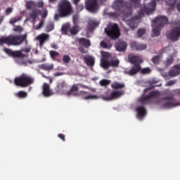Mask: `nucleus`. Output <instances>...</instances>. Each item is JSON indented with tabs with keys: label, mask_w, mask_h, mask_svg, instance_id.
<instances>
[{
	"label": "nucleus",
	"mask_w": 180,
	"mask_h": 180,
	"mask_svg": "<svg viewBox=\"0 0 180 180\" xmlns=\"http://www.w3.org/2000/svg\"><path fill=\"white\" fill-rule=\"evenodd\" d=\"M43 25H44V20H41L40 22L35 26L36 30H39L43 27Z\"/></svg>",
	"instance_id": "47"
},
{
	"label": "nucleus",
	"mask_w": 180,
	"mask_h": 180,
	"mask_svg": "<svg viewBox=\"0 0 180 180\" xmlns=\"http://www.w3.org/2000/svg\"><path fill=\"white\" fill-rule=\"evenodd\" d=\"M174 84H176V80H170L167 83V86H172V85H174Z\"/></svg>",
	"instance_id": "53"
},
{
	"label": "nucleus",
	"mask_w": 180,
	"mask_h": 180,
	"mask_svg": "<svg viewBox=\"0 0 180 180\" xmlns=\"http://www.w3.org/2000/svg\"><path fill=\"white\" fill-rule=\"evenodd\" d=\"M76 42L79 43L80 46H83V47H91V40L86 39L85 38H76Z\"/></svg>",
	"instance_id": "21"
},
{
	"label": "nucleus",
	"mask_w": 180,
	"mask_h": 180,
	"mask_svg": "<svg viewBox=\"0 0 180 180\" xmlns=\"http://www.w3.org/2000/svg\"><path fill=\"white\" fill-rule=\"evenodd\" d=\"M75 6L78 12H82V11H84L85 8L84 4L77 3V4H75Z\"/></svg>",
	"instance_id": "39"
},
{
	"label": "nucleus",
	"mask_w": 180,
	"mask_h": 180,
	"mask_svg": "<svg viewBox=\"0 0 180 180\" xmlns=\"http://www.w3.org/2000/svg\"><path fill=\"white\" fill-rule=\"evenodd\" d=\"M70 29V25L66 24L62 26L61 30L63 33H68V30Z\"/></svg>",
	"instance_id": "45"
},
{
	"label": "nucleus",
	"mask_w": 180,
	"mask_h": 180,
	"mask_svg": "<svg viewBox=\"0 0 180 180\" xmlns=\"http://www.w3.org/2000/svg\"><path fill=\"white\" fill-rule=\"evenodd\" d=\"M176 4V0H172V2L169 4V6H174Z\"/></svg>",
	"instance_id": "61"
},
{
	"label": "nucleus",
	"mask_w": 180,
	"mask_h": 180,
	"mask_svg": "<svg viewBox=\"0 0 180 180\" xmlns=\"http://www.w3.org/2000/svg\"><path fill=\"white\" fill-rule=\"evenodd\" d=\"M52 30H54V22H50L46 25V32L49 33V32H51Z\"/></svg>",
	"instance_id": "36"
},
{
	"label": "nucleus",
	"mask_w": 180,
	"mask_h": 180,
	"mask_svg": "<svg viewBox=\"0 0 180 180\" xmlns=\"http://www.w3.org/2000/svg\"><path fill=\"white\" fill-rule=\"evenodd\" d=\"M176 8H177V11L180 12V4H177Z\"/></svg>",
	"instance_id": "64"
},
{
	"label": "nucleus",
	"mask_w": 180,
	"mask_h": 180,
	"mask_svg": "<svg viewBox=\"0 0 180 180\" xmlns=\"http://www.w3.org/2000/svg\"><path fill=\"white\" fill-rule=\"evenodd\" d=\"M44 6V2L43 1H39L36 4V7L43 8Z\"/></svg>",
	"instance_id": "50"
},
{
	"label": "nucleus",
	"mask_w": 180,
	"mask_h": 180,
	"mask_svg": "<svg viewBox=\"0 0 180 180\" xmlns=\"http://www.w3.org/2000/svg\"><path fill=\"white\" fill-rule=\"evenodd\" d=\"M160 95V91H153L149 93L148 95L145 96L141 100V102L143 105L146 103H151V98H158Z\"/></svg>",
	"instance_id": "13"
},
{
	"label": "nucleus",
	"mask_w": 180,
	"mask_h": 180,
	"mask_svg": "<svg viewBox=\"0 0 180 180\" xmlns=\"http://www.w3.org/2000/svg\"><path fill=\"white\" fill-rule=\"evenodd\" d=\"M78 86H82V88L84 87V85L79 84H73L71 87V89H70V91H66V95H68V96H70V95H75V94L77 93H74V92H78L79 91V88Z\"/></svg>",
	"instance_id": "25"
},
{
	"label": "nucleus",
	"mask_w": 180,
	"mask_h": 180,
	"mask_svg": "<svg viewBox=\"0 0 180 180\" xmlns=\"http://www.w3.org/2000/svg\"><path fill=\"white\" fill-rule=\"evenodd\" d=\"M73 25H78L79 22V15L78 14H75L72 16Z\"/></svg>",
	"instance_id": "42"
},
{
	"label": "nucleus",
	"mask_w": 180,
	"mask_h": 180,
	"mask_svg": "<svg viewBox=\"0 0 180 180\" xmlns=\"http://www.w3.org/2000/svg\"><path fill=\"white\" fill-rule=\"evenodd\" d=\"M23 30V28H22V27L17 25L13 28V31L14 32H22Z\"/></svg>",
	"instance_id": "49"
},
{
	"label": "nucleus",
	"mask_w": 180,
	"mask_h": 180,
	"mask_svg": "<svg viewBox=\"0 0 180 180\" xmlns=\"http://www.w3.org/2000/svg\"><path fill=\"white\" fill-rule=\"evenodd\" d=\"M119 64H120V60H119V59H114L110 61V67H112V68H117Z\"/></svg>",
	"instance_id": "35"
},
{
	"label": "nucleus",
	"mask_w": 180,
	"mask_h": 180,
	"mask_svg": "<svg viewBox=\"0 0 180 180\" xmlns=\"http://www.w3.org/2000/svg\"><path fill=\"white\" fill-rule=\"evenodd\" d=\"M79 51L80 53H82V54H86V53H88V51H86L85 50V49H84L83 47L79 48Z\"/></svg>",
	"instance_id": "55"
},
{
	"label": "nucleus",
	"mask_w": 180,
	"mask_h": 180,
	"mask_svg": "<svg viewBox=\"0 0 180 180\" xmlns=\"http://www.w3.org/2000/svg\"><path fill=\"white\" fill-rule=\"evenodd\" d=\"M58 137L60 139V140L65 141V135H64L63 134H59L58 135Z\"/></svg>",
	"instance_id": "54"
},
{
	"label": "nucleus",
	"mask_w": 180,
	"mask_h": 180,
	"mask_svg": "<svg viewBox=\"0 0 180 180\" xmlns=\"http://www.w3.org/2000/svg\"><path fill=\"white\" fill-rule=\"evenodd\" d=\"M39 68H40V70H44V71H51V70L54 68V65L44 63L39 65Z\"/></svg>",
	"instance_id": "27"
},
{
	"label": "nucleus",
	"mask_w": 180,
	"mask_h": 180,
	"mask_svg": "<svg viewBox=\"0 0 180 180\" xmlns=\"http://www.w3.org/2000/svg\"><path fill=\"white\" fill-rule=\"evenodd\" d=\"M129 1L135 8H140V2H141V0H129Z\"/></svg>",
	"instance_id": "43"
},
{
	"label": "nucleus",
	"mask_w": 180,
	"mask_h": 180,
	"mask_svg": "<svg viewBox=\"0 0 180 180\" xmlns=\"http://www.w3.org/2000/svg\"><path fill=\"white\" fill-rule=\"evenodd\" d=\"M63 61L64 64H68L71 61V57L68 55H64L63 56Z\"/></svg>",
	"instance_id": "41"
},
{
	"label": "nucleus",
	"mask_w": 180,
	"mask_h": 180,
	"mask_svg": "<svg viewBox=\"0 0 180 180\" xmlns=\"http://www.w3.org/2000/svg\"><path fill=\"white\" fill-rule=\"evenodd\" d=\"M85 8L89 12L96 13L99 11V2L98 0H86Z\"/></svg>",
	"instance_id": "10"
},
{
	"label": "nucleus",
	"mask_w": 180,
	"mask_h": 180,
	"mask_svg": "<svg viewBox=\"0 0 180 180\" xmlns=\"http://www.w3.org/2000/svg\"><path fill=\"white\" fill-rule=\"evenodd\" d=\"M173 61L174 59H172V58H168L167 60V65H170V64H172Z\"/></svg>",
	"instance_id": "56"
},
{
	"label": "nucleus",
	"mask_w": 180,
	"mask_h": 180,
	"mask_svg": "<svg viewBox=\"0 0 180 180\" xmlns=\"http://www.w3.org/2000/svg\"><path fill=\"white\" fill-rule=\"evenodd\" d=\"M145 33H146V30L144 29H140L137 32V34L139 37H141V36H143V34H144Z\"/></svg>",
	"instance_id": "48"
},
{
	"label": "nucleus",
	"mask_w": 180,
	"mask_h": 180,
	"mask_svg": "<svg viewBox=\"0 0 180 180\" xmlns=\"http://www.w3.org/2000/svg\"><path fill=\"white\" fill-rule=\"evenodd\" d=\"M74 96H82L84 101H90L94 99H99V97L96 95L89 94V92L85 91H81L79 93L75 94Z\"/></svg>",
	"instance_id": "14"
},
{
	"label": "nucleus",
	"mask_w": 180,
	"mask_h": 180,
	"mask_svg": "<svg viewBox=\"0 0 180 180\" xmlns=\"http://www.w3.org/2000/svg\"><path fill=\"white\" fill-rule=\"evenodd\" d=\"M49 37L50 35H49L48 34L42 33L38 35L36 39L38 40V41H39L40 47H43V46H44V43H46V41L49 40Z\"/></svg>",
	"instance_id": "19"
},
{
	"label": "nucleus",
	"mask_w": 180,
	"mask_h": 180,
	"mask_svg": "<svg viewBox=\"0 0 180 180\" xmlns=\"http://www.w3.org/2000/svg\"><path fill=\"white\" fill-rule=\"evenodd\" d=\"M15 96L19 98L20 99H25V98H27V92L20 91L15 94Z\"/></svg>",
	"instance_id": "32"
},
{
	"label": "nucleus",
	"mask_w": 180,
	"mask_h": 180,
	"mask_svg": "<svg viewBox=\"0 0 180 180\" xmlns=\"http://www.w3.org/2000/svg\"><path fill=\"white\" fill-rule=\"evenodd\" d=\"M139 72L141 73L142 75H147L151 72V69H150V68H141V65H140V64H135L131 66V70L125 72V74L133 77V75H136V74Z\"/></svg>",
	"instance_id": "7"
},
{
	"label": "nucleus",
	"mask_w": 180,
	"mask_h": 180,
	"mask_svg": "<svg viewBox=\"0 0 180 180\" xmlns=\"http://www.w3.org/2000/svg\"><path fill=\"white\" fill-rule=\"evenodd\" d=\"M152 62L153 64H159L160 63V56H154L152 58Z\"/></svg>",
	"instance_id": "46"
},
{
	"label": "nucleus",
	"mask_w": 180,
	"mask_h": 180,
	"mask_svg": "<svg viewBox=\"0 0 180 180\" xmlns=\"http://www.w3.org/2000/svg\"><path fill=\"white\" fill-rule=\"evenodd\" d=\"M79 1L81 0H72V2L74 4V5L79 4Z\"/></svg>",
	"instance_id": "63"
},
{
	"label": "nucleus",
	"mask_w": 180,
	"mask_h": 180,
	"mask_svg": "<svg viewBox=\"0 0 180 180\" xmlns=\"http://www.w3.org/2000/svg\"><path fill=\"white\" fill-rule=\"evenodd\" d=\"M165 103H162V107L165 109H171V108H175L176 105H175V100L172 96H165L162 98Z\"/></svg>",
	"instance_id": "12"
},
{
	"label": "nucleus",
	"mask_w": 180,
	"mask_h": 180,
	"mask_svg": "<svg viewBox=\"0 0 180 180\" xmlns=\"http://www.w3.org/2000/svg\"><path fill=\"white\" fill-rule=\"evenodd\" d=\"M3 51H4L6 54H8V56H11V57H14V58L23 57V53H22V51H12V49H9L8 48H4Z\"/></svg>",
	"instance_id": "17"
},
{
	"label": "nucleus",
	"mask_w": 180,
	"mask_h": 180,
	"mask_svg": "<svg viewBox=\"0 0 180 180\" xmlns=\"http://www.w3.org/2000/svg\"><path fill=\"white\" fill-rule=\"evenodd\" d=\"M130 47L131 50H134L135 51H143V50L147 49V44L132 41L130 44Z\"/></svg>",
	"instance_id": "16"
},
{
	"label": "nucleus",
	"mask_w": 180,
	"mask_h": 180,
	"mask_svg": "<svg viewBox=\"0 0 180 180\" xmlns=\"http://www.w3.org/2000/svg\"><path fill=\"white\" fill-rule=\"evenodd\" d=\"M55 20H58V19H60V18H61V15L60 14V13H58V14H55Z\"/></svg>",
	"instance_id": "58"
},
{
	"label": "nucleus",
	"mask_w": 180,
	"mask_h": 180,
	"mask_svg": "<svg viewBox=\"0 0 180 180\" xmlns=\"http://www.w3.org/2000/svg\"><path fill=\"white\" fill-rule=\"evenodd\" d=\"M101 56L100 65L103 70H109L110 67V62L106 59V57H109V53L101 51Z\"/></svg>",
	"instance_id": "15"
},
{
	"label": "nucleus",
	"mask_w": 180,
	"mask_h": 180,
	"mask_svg": "<svg viewBox=\"0 0 180 180\" xmlns=\"http://www.w3.org/2000/svg\"><path fill=\"white\" fill-rule=\"evenodd\" d=\"M30 16L31 19H32L33 20H36V19H37V10H33L30 13Z\"/></svg>",
	"instance_id": "40"
},
{
	"label": "nucleus",
	"mask_w": 180,
	"mask_h": 180,
	"mask_svg": "<svg viewBox=\"0 0 180 180\" xmlns=\"http://www.w3.org/2000/svg\"><path fill=\"white\" fill-rule=\"evenodd\" d=\"M84 61L89 67H94L95 65V58L91 56H84Z\"/></svg>",
	"instance_id": "26"
},
{
	"label": "nucleus",
	"mask_w": 180,
	"mask_h": 180,
	"mask_svg": "<svg viewBox=\"0 0 180 180\" xmlns=\"http://www.w3.org/2000/svg\"><path fill=\"white\" fill-rule=\"evenodd\" d=\"M136 110L137 112V117L139 119H143V117L147 115V110H146V108L143 105L137 107Z\"/></svg>",
	"instance_id": "23"
},
{
	"label": "nucleus",
	"mask_w": 180,
	"mask_h": 180,
	"mask_svg": "<svg viewBox=\"0 0 180 180\" xmlns=\"http://www.w3.org/2000/svg\"><path fill=\"white\" fill-rule=\"evenodd\" d=\"M125 85L123 83H120L118 82H114L111 84V88L112 89H122L124 88Z\"/></svg>",
	"instance_id": "30"
},
{
	"label": "nucleus",
	"mask_w": 180,
	"mask_h": 180,
	"mask_svg": "<svg viewBox=\"0 0 180 180\" xmlns=\"http://www.w3.org/2000/svg\"><path fill=\"white\" fill-rule=\"evenodd\" d=\"M153 22L154 25H153L152 37H158V36L161 34V29H162L165 25H168V18L159 15L153 20Z\"/></svg>",
	"instance_id": "4"
},
{
	"label": "nucleus",
	"mask_w": 180,
	"mask_h": 180,
	"mask_svg": "<svg viewBox=\"0 0 180 180\" xmlns=\"http://www.w3.org/2000/svg\"><path fill=\"white\" fill-rule=\"evenodd\" d=\"M180 74V65H175L172 69L169 71V77H177Z\"/></svg>",
	"instance_id": "24"
},
{
	"label": "nucleus",
	"mask_w": 180,
	"mask_h": 180,
	"mask_svg": "<svg viewBox=\"0 0 180 180\" xmlns=\"http://www.w3.org/2000/svg\"><path fill=\"white\" fill-rule=\"evenodd\" d=\"M110 80L103 79L100 81V85L101 86H108V85H110Z\"/></svg>",
	"instance_id": "37"
},
{
	"label": "nucleus",
	"mask_w": 180,
	"mask_h": 180,
	"mask_svg": "<svg viewBox=\"0 0 180 180\" xmlns=\"http://www.w3.org/2000/svg\"><path fill=\"white\" fill-rule=\"evenodd\" d=\"M23 41L27 44V34L22 35H9L0 38V46L7 44V46H20Z\"/></svg>",
	"instance_id": "2"
},
{
	"label": "nucleus",
	"mask_w": 180,
	"mask_h": 180,
	"mask_svg": "<svg viewBox=\"0 0 180 180\" xmlns=\"http://www.w3.org/2000/svg\"><path fill=\"white\" fill-rule=\"evenodd\" d=\"M20 20H22V17H14L10 19L9 23L10 25H13L16 23V22H19Z\"/></svg>",
	"instance_id": "38"
},
{
	"label": "nucleus",
	"mask_w": 180,
	"mask_h": 180,
	"mask_svg": "<svg viewBox=\"0 0 180 180\" xmlns=\"http://www.w3.org/2000/svg\"><path fill=\"white\" fill-rule=\"evenodd\" d=\"M115 49L117 51H126L127 49V43L120 39L115 43Z\"/></svg>",
	"instance_id": "18"
},
{
	"label": "nucleus",
	"mask_w": 180,
	"mask_h": 180,
	"mask_svg": "<svg viewBox=\"0 0 180 180\" xmlns=\"http://www.w3.org/2000/svg\"><path fill=\"white\" fill-rule=\"evenodd\" d=\"M54 77H61V75H64V73L61 72H57L56 73H54Z\"/></svg>",
	"instance_id": "57"
},
{
	"label": "nucleus",
	"mask_w": 180,
	"mask_h": 180,
	"mask_svg": "<svg viewBox=\"0 0 180 180\" xmlns=\"http://www.w3.org/2000/svg\"><path fill=\"white\" fill-rule=\"evenodd\" d=\"M108 15L110 16V18H117V16H119L116 12L108 13Z\"/></svg>",
	"instance_id": "51"
},
{
	"label": "nucleus",
	"mask_w": 180,
	"mask_h": 180,
	"mask_svg": "<svg viewBox=\"0 0 180 180\" xmlns=\"http://www.w3.org/2000/svg\"><path fill=\"white\" fill-rule=\"evenodd\" d=\"M98 2H100L101 5H105L107 0H97Z\"/></svg>",
	"instance_id": "60"
},
{
	"label": "nucleus",
	"mask_w": 180,
	"mask_h": 180,
	"mask_svg": "<svg viewBox=\"0 0 180 180\" xmlns=\"http://www.w3.org/2000/svg\"><path fill=\"white\" fill-rule=\"evenodd\" d=\"M166 37L168 40H171L172 41H178L180 39V25L174 27L169 31H167Z\"/></svg>",
	"instance_id": "9"
},
{
	"label": "nucleus",
	"mask_w": 180,
	"mask_h": 180,
	"mask_svg": "<svg viewBox=\"0 0 180 180\" xmlns=\"http://www.w3.org/2000/svg\"><path fill=\"white\" fill-rule=\"evenodd\" d=\"M88 26L90 30H94L95 27H98V26H99V23H98V22L91 20L89 22Z\"/></svg>",
	"instance_id": "34"
},
{
	"label": "nucleus",
	"mask_w": 180,
	"mask_h": 180,
	"mask_svg": "<svg viewBox=\"0 0 180 180\" xmlns=\"http://www.w3.org/2000/svg\"><path fill=\"white\" fill-rule=\"evenodd\" d=\"M157 3L155 0L148 4V7L144 6L138 13L139 18H143L144 15H151L155 11Z\"/></svg>",
	"instance_id": "8"
},
{
	"label": "nucleus",
	"mask_w": 180,
	"mask_h": 180,
	"mask_svg": "<svg viewBox=\"0 0 180 180\" xmlns=\"http://www.w3.org/2000/svg\"><path fill=\"white\" fill-rule=\"evenodd\" d=\"M58 12L60 13V18L71 16L74 12L71 2L67 0H63L58 6Z\"/></svg>",
	"instance_id": "5"
},
{
	"label": "nucleus",
	"mask_w": 180,
	"mask_h": 180,
	"mask_svg": "<svg viewBox=\"0 0 180 180\" xmlns=\"http://www.w3.org/2000/svg\"><path fill=\"white\" fill-rule=\"evenodd\" d=\"M105 33L107 36L112 39V40H116L120 37V30L119 29V25L117 24H110L104 30Z\"/></svg>",
	"instance_id": "6"
},
{
	"label": "nucleus",
	"mask_w": 180,
	"mask_h": 180,
	"mask_svg": "<svg viewBox=\"0 0 180 180\" xmlns=\"http://www.w3.org/2000/svg\"><path fill=\"white\" fill-rule=\"evenodd\" d=\"M21 51H23L24 53H30V48H25L22 49Z\"/></svg>",
	"instance_id": "59"
},
{
	"label": "nucleus",
	"mask_w": 180,
	"mask_h": 180,
	"mask_svg": "<svg viewBox=\"0 0 180 180\" xmlns=\"http://www.w3.org/2000/svg\"><path fill=\"white\" fill-rule=\"evenodd\" d=\"M51 48L54 49V50H57V49H58V45H57V44L51 45Z\"/></svg>",
	"instance_id": "62"
},
{
	"label": "nucleus",
	"mask_w": 180,
	"mask_h": 180,
	"mask_svg": "<svg viewBox=\"0 0 180 180\" xmlns=\"http://www.w3.org/2000/svg\"><path fill=\"white\" fill-rule=\"evenodd\" d=\"M58 89L60 92H67L68 84L65 82H62L58 84Z\"/></svg>",
	"instance_id": "28"
},
{
	"label": "nucleus",
	"mask_w": 180,
	"mask_h": 180,
	"mask_svg": "<svg viewBox=\"0 0 180 180\" xmlns=\"http://www.w3.org/2000/svg\"><path fill=\"white\" fill-rule=\"evenodd\" d=\"M50 57L54 61H58V63H60V59H56L57 57H60V53L56 51H49Z\"/></svg>",
	"instance_id": "29"
},
{
	"label": "nucleus",
	"mask_w": 180,
	"mask_h": 180,
	"mask_svg": "<svg viewBox=\"0 0 180 180\" xmlns=\"http://www.w3.org/2000/svg\"><path fill=\"white\" fill-rule=\"evenodd\" d=\"M13 11V8H12V7H8L6 10V15L8 16V15H11V13H12Z\"/></svg>",
	"instance_id": "52"
},
{
	"label": "nucleus",
	"mask_w": 180,
	"mask_h": 180,
	"mask_svg": "<svg viewBox=\"0 0 180 180\" xmlns=\"http://www.w3.org/2000/svg\"><path fill=\"white\" fill-rule=\"evenodd\" d=\"M100 46L103 49H110L112 47V45L108 44V43H106L105 41H102L100 44Z\"/></svg>",
	"instance_id": "44"
},
{
	"label": "nucleus",
	"mask_w": 180,
	"mask_h": 180,
	"mask_svg": "<svg viewBox=\"0 0 180 180\" xmlns=\"http://www.w3.org/2000/svg\"><path fill=\"white\" fill-rule=\"evenodd\" d=\"M128 59L129 63H131V64H133V65H136V64H140V63H143V59H141V58L137 56H134L133 54H129L128 56Z\"/></svg>",
	"instance_id": "20"
},
{
	"label": "nucleus",
	"mask_w": 180,
	"mask_h": 180,
	"mask_svg": "<svg viewBox=\"0 0 180 180\" xmlns=\"http://www.w3.org/2000/svg\"><path fill=\"white\" fill-rule=\"evenodd\" d=\"M79 32V26L78 25H74L70 29V34L75 36Z\"/></svg>",
	"instance_id": "33"
},
{
	"label": "nucleus",
	"mask_w": 180,
	"mask_h": 180,
	"mask_svg": "<svg viewBox=\"0 0 180 180\" xmlns=\"http://www.w3.org/2000/svg\"><path fill=\"white\" fill-rule=\"evenodd\" d=\"M42 95H44L46 98H49L51 96V90L50 89V84L47 83H44L42 86Z\"/></svg>",
	"instance_id": "22"
},
{
	"label": "nucleus",
	"mask_w": 180,
	"mask_h": 180,
	"mask_svg": "<svg viewBox=\"0 0 180 180\" xmlns=\"http://www.w3.org/2000/svg\"><path fill=\"white\" fill-rule=\"evenodd\" d=\"M112 8L117 11V12H120L122 15H124L123 20L126 21L127 25H128L131 29H134L135 23L139 17H135L134 18H131L130 20H126V18H129V16H131V13H133V8L131 4L127 1H124L123 0H115L112 5Z\"/></svg>",
	"instance_id": "1"
},
{
	"label": "nucleus",
	"mask_w": 180,
	"mask_h": 180,
	"mask_svg": "<svg viewBox=\"0 0 180 180\" xmlns=\"http://www.w3.org/2000/svg\"><path fill=\"white\" fill-rule=\"evenodd\" d=\"M13 82L15 86L27 88V86H30V85L34 84V77L30 75L22 73L20 76L15 77Z\"/></svg>",
	"instance_id": "3"
},
{
	"label": "nucleus",
	"mask_w": 180,
	"mask_h": 180,
	"mask_svg": "<svg viewBox=\"0 0 180 180\" xmlns=\"http://www.w3.org/2000/svg\"><path fill=\"white\" fill-rule=\"evenodd\" d=\"M123 94V91H112L110 94H108V93H106L105 94L103 95L101 98L103 101H115V99H119V98H120Z\"/></svg>",
	"instance_id": "11"
},
{
	"label": "nucleus",
	"mask_w": 180,
	"mask_h": 180,
	"mask_svg": "<svg viewBox=\"0 0 180 180\" xmlns=\"http://www.w3.org/2000/svg\"><path fill=\"white\" fill-rule=\"evenodd\" d=\"M36 8V2L34 1H28L26 2V8L28 11H32V9H35Z\"/></svg>",
	"instance_id": "31"
}]
</instances>
